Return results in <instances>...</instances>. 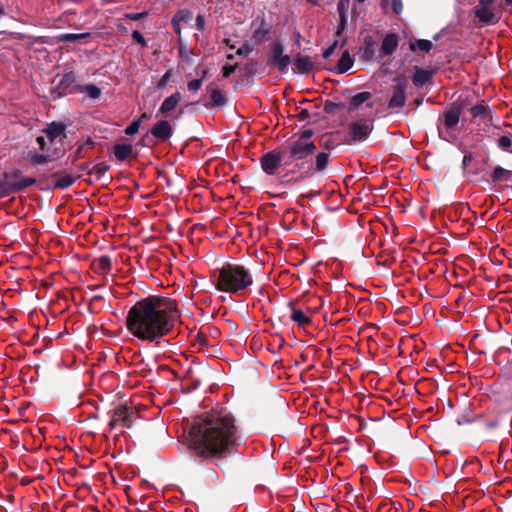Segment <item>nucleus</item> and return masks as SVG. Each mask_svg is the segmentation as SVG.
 Returning a JSON list of instances; mask_svg holds the SVG:
<instances>
[{
  "instance_id": "7c9ffc66",
  "label": "nucleus",
  "mask_w": 512,
  "mask_h": 512,
  "mask_svg": "<svg viewBox=\"0 0 512 512\" xmlns=\"http://www.w3.org/2000/svg\"><path fill=\"white\" fill-rule=\"evenodd\" d=\"M201 86H202L201 79L192 80V81L188 82V84H187L188 90L191 92L198 91L201 88Z\"/></svg>"
},
{
  "instance_id": "f3484780",
  "label": "nucleus",
  "mask_w": 512,
  "mask_h": 512,
  "mask_svg": "<svg viewBox=\"0 0 512 512\" xmlns=\"http://www.w3.org/2000/svg\"><path fill=\"white\" fill-rule=\"evenodd\" d=\"M78 91L91 99H98L101 96V89L93 84L79 86Z\"/></svg>"
},
{
  "instance_id": "58836bf2",
  "label": "nucleus",
  "mask_w": 512,
  "mask_h": 512,
  "mask_svg": "<svg viewBox=\"0 0 512 512\" xmlns=\"http://www.w3.org/2000/svg\"><path fill=\"white\" fill-rule=\"evenodd\" d=\"M339 17H340V26L337 31L338 34H340L341 31L344 29L346 21H347L346 14H340Z\"/></svg>"
},
{
  "instance_id": "393cba45",
  "label": "nucleus",
  "mask_w": 512,
  "mask_h": 512,
  "mask_svg": "<svg viewBox=\"0 0 512 512\" xmlns=\"http://www.w3.org/2000/svg\"><path fill=\"white\" fill-rule=\"evenodd\" d=\"M329 162V154L321 152L316 156V170L322 171L326 168Z\"/></svg>"
},
{
  "instance_id": "39448f33",
  "label": "nucleus",
  "mask_w": 512,
  "mask_h": 512,
  "mask_svg": "<svg viewBox=\"0 0 512 512\" xmlns=\"http://www.w3.org/2000/svg\"><path fill=\"white\" fill-rule=\"evenodd\" d=\"M312 131L304 130L289 146V155L292 160H301L312 155L316 147L311 141Z\"/></svg>"
},
{
  "instance_id": "20e7f679",
  "label": "nucleus",
  "mask_w": 512,
  "mask_h": 512,
  "mask_svg": "<svg viewBox=\"0 0 512 512\" xmlns=\"http://www.w3.org/2000/svg\"><path fill=\"white\" fill-rule=\"evenodd\" d=\"M64 130V125L60 123H52L43 130V135L36 139L40 152H29V161L44 164L58 158L63 152Z\"/></svg>"
},
{
  "instance_id": "3c124183",
  "label": "nucleus",
  "mask_w": 512,
  "mask_h": 512,
  "mask_svg": "<svg viewBox=\"0 0 512 512\" xmlns=\"http://www.w3.org/2000/svg\"><path fill=\"white\" fill-rule=\"evenodd\" d=\"M386 1H387V0H382V5H383V6L385 5V2H386Z\"/></svg>"
},
{
  "instance_id": "e433bc0d",
  "label": "nucleus",
  "mask_w": 512,
  "mask_h": 512,
  "mask_svg": "<svg viewBox=\"0 0 512 512\" xmlns=\"http://www.w3.org/2000/svg\"><path fill=\"white\" fill-rule=\"evenodd\" d=\"M204 26H205L204 17L201 16V15H198L197 18H196V27H197V29L203 30Z\"/></svg>"
},
{
  "instance_id": "f704fd0d",
  "label": "nucleus",
  "mask_w": 512,
  "mask_h": 512,
  "mask_svg": "<svg viewBox=\"0 0 512 512\" xmlns=\"http://www.w3.org/2000/svg\"><path fill=\"white\" fill-rule=\"evenodd\" d=\"M392 9L395 13L399 14L403 9L402 1L392 0Z\"/></svg>"
},
{
  "instance_id": "37998d69",
  "label": "nucleus",
  "mask_w": 512,
  "mask_h": 512,
  "mask_svg": "<svg viewBox=\"0 0 512 512\" xmlns=\"http://www.w3.org/2000/svg\"><path fill=\"white\" fill-rule=\"evenodd\" d=\"M100 263L103 268H107L110 266V260L107 257L100 258Z\"/></svg>"
},
{
  "instance_id": "5701e85b",
  "label": "nucleus",
  "mask_w": 512,
  "mask_h": 512,
  "mask_svg": "<svg viewBox=\"0 0 512 512\" xmlns=\"http://www.w3.org/2000/svg\"><path fill=\"white\" fill-rule=\"evenodd\" d=\"M429 79V73L423 69H416L413 75V83L416 86L424 85Z\"/></svg>"
},
{
  "instance_id": "f8f14e48",
  "label": "nucleus",
  "mask_w": 512,
  "mask_h": 512,
  "mask_svg": "<svg viewBox=\"0 0 512 512\" xmlns=\"http://www.w3.org/2000/svg\"><path fill=\"white\" fill-rule=\"evenodd\" d=\"M181 101V94L179 92H176L172 94L171 96L167 97L163 103L161 104L159 108V113L163 115H167L171 111H173L179 102Z\"/></svg>"
},
{
  "instance_id": "c85d7f7f",
  "label": "nucleus",
  "mask_w": 512,
  "mask_h": 512,
  "mask_svg": "<svg viewBox=\"0 0 512 512\" xmlns=\"http://www.w3.org/2000/svg\"><path fill=\"white\" fill-rule=\"evenodd\" d=\"M174 20L181 22H187L192 19V13L188 10H180L173 17Z\"/></svg>"
},
{
  "instance_id": "2f4dec72",
  "label": "nucleus",
  "mask_w": 512,
  "mask_h": 512,
  "mask_svg": "<svg viewBox=\"0 0 512 512\" xmlns=\"http://www.w3.org/2000/svg\"><path fill=\"white\" fill-rule=\"evenodd\" d=\"M349 4H350L349 0H339L338 5H337V10H338L339 15L346 14V12L349 8Z\"/></svg>"
},
{
  "instance_id": "c9c22d12",
  "label": "nucleus",
  "mask_w": 512,
  "mask_h": 512,
  "mask_svg": "<svg viewBox=\"0 0 512 512\" xmlns=\"http://www.w3.org/2000/svg\"><path fill=\"white\" fill-rule=\"evenodd\" d=\"M146 14H147L146 12L130 13V14H126L125 18L130 19V20H139V19L145 17Z\"/></svg>"
},
{
  "instance_id": "72a5a7b5",
  "label": "nucleus",
  "mask_w": 512,
  "mask_h": 512,
  "mask_svg": "<svg viewBox=\"0 0 512 512\" xmlns=\"http://www.w3.org/2000/svg\"><path fill=\"white\" fill-rule=\"evenodd\" d=\"M132 38L135 42L139 43L141 46H146V40L143 35L139 31H134L132 33Z\"/></svg>"
},
{
  "instance_id": "1a4fd4ad",
  "label": "nucleus",
  "mask_w": 512,
  "mask_h": 512,
  "mask_svg": "<svg viewBox=\"0 0 512 512\" xmlns=\"http://www.w3.org/2000/svg\"><path fill=\"white\" fill-rule=\"evenodd\" d=\"M282 156L279 153L269 152L263 155L261 166L265 173L272 175L280 166Z\"/></svg>"
},
{
  "instance_id": "4be33fe9",
  "label": "nucleus",
  "mask_w": 512,
  "mask_h": 512,
  "mask_svg": "<svg viewBox=\"0 0 512 512\" xmlns=\"http://www.w3.org/2000/svg\"><path fill=\"white\" fill-rule=\"evenodd\" d=\"M432 48V42L429 40L420 39L410 43V49L415 51L417 49L423 52H429Z\"/></svg>"
},
{
  "instance_id": "09e8293b",
  "label": "nucleus",
  "mask_w": 512,
  "mask_h": 512,
  "mask_svg": "<svg viewBox=\"0 0 512 512\" xmlns=\"http://www.w3.org/2000/svg\"><path fill=\"white\" fill-rule=\"evenodd\" d=\"M505 2L509 5H512V0H505Z\"/></svg>"
},
{
  "instance_id": "2eb2a0df",
  "label": "nucleus",
  "mask_w": 512,
  "mask_h": 512,
  "mask_svg": "<svg viewBox=\"0 0 512 512\" xmlns=\"http://www.w3.org/2000/svg\"><path fill=\"white\" fill-rule=\"evenodd\" d=\"M133 147L130 144H118L114 147V155L119 161L126 160L132 154Z\"/></svg>"
},
{
  "instance_id": "4c0bfd02",
  "label": "nucleus",
  "mask_w": 512,
  "mask_h": 512,
  "mask_svg": "<svg viewBox=\"0 0 512 512\" xmlns=\"http://www.w3.org/2000/svg\"><path fill=\"white\" fill-rule=\"evenodd\" d=\"M233 71H234V66H231V65H225L222 69L224 77H229L233 73Z\"/></svg>"
},
{
  "instance_id": "473e14b6",
  "label": "nucleus",
  "mask_w": 512,
  "mask_h": 512,
  "mask_svg": "<svg viewBox=\"0 0 512 512\" xmlns=\"http://www.w3.org/2000/svg\"><path fill=\"white\" fill-rule=\"evenodd\" d=\"M171 75H172V72L171 70H168L162 77L161 79L159 80L158 82V87L159 88H164L167 83L169 82L170 78H171Z\"/></svg>"
},
{
  "instance_id": "c756f323",
  "label": "nucleus",
  "mask_w": 512,
  "mask_h": 512,
  "mask_svg": "<svg viewBox=\"0 0 512 512\" xmlns=\"http://www.w3.org/2000/svg\"><path fill=\"white\" fill-rule=\"evenodd\" d=\"M498 145L500 148L507 150L512 145V140L509 136H501L498 140Z\"/></svg>"
},
{
  "instance_id": "de8ad7c7",
  "label": "nucleus",
  "mask_w": 512,
  "mask_h": 512,
  "mask_svg": "<svg viewBox=\"0 0 512 512\" xmlns=\"http://www.w3.org/2000/svg\"><path fill=\"white\" fill-rule=\"evenodd\" d=\"M309 3H311L312 5H318L319 3V0H307Z\"/></svg>"
},
{
  "instance_id": "79ce46f5",
  "label": "nucleus",
  "mask_w": 512,
  "mask_h": 512,
  "mask_svg": "<svg viewBox=\"0 0 512 512\" xmlns=\"http://www.w3.org/2000/svg\"><path fill=\"white\" fill-rule=\"evenodd\" d=\"M335 45H336V43H335L333 46L329 47L328 49H326V50L323 52V57H324V58H328V57L333 53L334 48H335Z\"/></svg>"
},
{
  "instance_id": "f257e3e1",
  "label": "nucleus",
  "mask_w": 512,
  "mask_h": 512,
  "mask_svg": "<svg viewBox=\"0 0 512 512\" xmlns=\"http://www.w3.org/2000/svg\"><path fill=\"white\" fill-rule=\"evenodd\" d=\"M179 317L174 300L152 296L136 302L130 308L126 328L139 340L158 342L173 329Z\"/></svg>"
},
{
  "instance_id": "b1692460",
  "label": "nucleus",
  "mask_w": 512,
  "mask_h": 512,
  "mask_svg": "<svg viewBox=\"0 0 512 512\" xmlns=\"http://www.w3.org/2000/svg\"><path fill=\"white\" fill-rule=\"evenodd\" d=\"M371 98V94L369 92H360L356 95H354L350 100V106L352 108H356L360 106L365 101L369 100Z\"/></svg>"
},
{
  "instance_id": "412c9836",
  "label": "nucleus",
  "mask_w": 512,
  "mask_h": 512,
  "mask_svg": "<svg viewBox=\"0 0 512 512\" xmlns=\"http://www.w3.org/2000/svg\"><path fill=\"white\" fill-rule=\"evenodd\" d=\"M89 36V33H65L57 36L59 42H71L80 39H84Z\"/></svg>"
},
{
  "instance_id": "8fccbe9b",
  "label": "nucleus",
  "mask_w": 512,
  "mask_h": 512,
  "mask_svg": "<svg viewBox=\"0 0 512 512\" xmlns=\"http://www.w3.org/2000/svg\"><path fill=\"white\" fill-rule=\"evenodd\" d=\"M52 147L51 144L47 141L46 148Z\"/></svg>"
},
{
  "instance_id": "0eeeda50",
  "label": "nucleus",
  "mask_w": 512,
  "mask_h": 512,
  "mask_svg": "<svg viewBox=\"0 0 512 512\" xmlns=\"http://www.w3.org/2000/svg\"><path fill=\"white\" fill-rule=\"evenodd\" d=\"M134 412L127 407L121 406L114 410L113 415L110 420V427L112 429L122 426V427H130L132 424V416Z\"/></svg>"
},
{
  "instance_id": "4468645a",
  "label": "nucleus",
  "mask_w": 512,
  "mask_h": 512,
  "mask_svg": "<svg viewBox=\"0 0 512 512\" xmlns=\"http://www.w3.org/2000/svg\"><path fill=\"white\" fill-rule=\"evenodd\" d=\"M405 104V92L404 88L402 86H397L394 91L393 95L389 101V107L392 108H400Z\"/></svg>"
},
{
  "instance_id": "a19ab883",
  "label": "nucleus",
  "mask_w": 512,
  "mask_h": 512,
  "mask_svg": "<svg viewBox=\"0 0 512 512\" xmlns=\"http://www.w3.org/2000/svg\"><path fill=\"white\" fill-rule=\"evenodd\" d=\"M72 184V179L70 177H67L65 179H62L60 182H59V185L63 188L65 187H68Z\"/></svg>"
},
{
  "instance_id": "a878e982",
  "label": "nucleus",
  "mask_w": 512,
  "mask_h": 512,
  "mask_svg": "<svg viewBox=\"0 0 512 512\" xmlns=\"http://www.w3.org/2000/svg\"><path fill=\"white\" fill-rule=\"evenodd\" d=\"M147 115L146 114H143L141 116V118L137 119V120H134L126 129H125V133L127 135H134L136 134L138 131H139V128H140V124H141V119L142 118H146Z\"/></svg>"
},
{
  "instance_id": "a18cd8bd",
  "label": "nucleus",
  "mask_w": 512,
  "mask_h": 512,
  "mask_svg": "<svg viewBox=\"0 0 512 512\" xmlns=\"http://www.w3.org/2000/svg\"><path fill=\"white\" fill-rule=\"evenodd\" d=\"M238 54L242 55V54H246L247 53V49H244V48H239L238 51H237Z\"/></svg>"
},
{
  "instance_id": "6e6552de",
  "label": "nucleus",
  "mask_w": 512,
  "mask_h": 512,
  "mask_svg": "<svg viewBox=\"0 0 512 512\" xmlns=\"http://www.w3.org/2000/svg\"><path fill=\"white\" fill-rule=\"evenodd\" d=\"M372 131V125L366 120L353 122L350 125V137L353 141H363Z\"/></svg>"
},
{
  "instance_id": "c03bdc74",
  "label": "nucleus",
  "mask_w": 512,
  "mask_h": 512,
  "mask_svg": "<svg viewBox=\"0 0 512 512\" xmlns=\"http://www.w3.org/2000/svg\"><path fill=\"white\" fill-rule=\"evenodd\" d=\"M504 170L502 168H496L495 171H494V176L495 177H499V175L503 172Z\"/></svg>"
},
{
  "instance_id": "f03ea898",
  "label": "nucleus",
  "mask_w": 512,
  "mask_h": 512,
  "mask_svg": "<svg viewBox=\"0 0 512 512\" xmlns=\"http://www.w3.org/2000/svg\"><path fill=\"white\" fill-rule=\"evenodd\" d=\"M233 415L226 410H211L199 415L190 431V446L202 457H214L232 448L238 439Z\"/></svg>"
},
{
  "instance_id": "ddd939ff",
  "label": "nucleus",
  "mask_w": 512,
  "mask_h": 512,
  "mask_svg": "<svg viewBox=\"0 0 512 512\" xmlns=\"http://www.w3.org/2000/svg\"><path fill=\"white\" fill-rule=\"evenodd\" d=\"M398 46V37L395 34H387L381 45V53L383 55H391Z\"/></svg>"
},
{
  "instance_id": "9d476101",
  "label": "nucleus",
  "mask_w": 512,
  "mask_h": 512,
  "mask_svg": "<svg viewBox=\"0 0 512 512\" xmlns=\"http://www.w3.org/2000/svg\"><path fill=\"white\" fill-rule=\"evenodd\" d=\"M273 59L272 64L277 66L279 70L284 71L290 64V58L287 55H283V48L281 45L276 44L272 49Z\"/></svg>"
},
{
  "instance_id": "49530a36",
  "label": "nucleus",
  "mask_w": 512,
  "mask_h": 512,
  "mask_svg": "<svg viewBox=\"0 0 512 512\" xmlns=\"http://www.w3.org/2000/svg\"><path fill=\"white\" fill-rule=\"evenodd\" d=\"M33 182H34V180H32V179H27V180H25V183H24V185H23V186H28V185L32 184Z\"/></svg>"
},
{
  "instance_id": "423d86ee",
  "label": "nucleus",
  "mask_w": 512,
  "mask_h": 512,
  "mask_svg": "<svg viewBox=\"0 0 512 512\" xmlns=\"http://www.w3.org/2000/svg\"><path fill=\"white\" fill-rule=\"evenodd\" d=\"M494 0H479L475 7L476 17L483 23L491 24L497 22V16L493 9Z\"/></svg>"
},
{
  "instance_id": "cd10ccee",
  "label": "nucleus",
  "mask_w": 512,
  "mask_h": 512,
  "mask_svg": "<svg viewBox=\"0 0 512 512\" xmlns=\"http://www.w3.org/2000/svg\"><path fill=\"white\" fill-rule=\"evenodd\" d=\"M211 100L215 105H222L225 102V96L222 91L215 89L211 92Z\"/></svg>"
},
{
  "instance_id": "bb28decb",
  "label": "nucleus",
  "mask_w": 512,
  "mask_h": 512,
  "mask_svg": "<svg viewBox=\"0 0 512 512\" xmlns=\"http://www.w3.org/2000/svg\"><path fill=\"white\" fill-rule=\"evenodd\" d=\"M195 55V53L188 49L187 47L180 44L179 46V56L181 59H183L186 62L192 61V57Z\"/></svg>"
},
{
  "instance_id": "6ab92c4d",
  "label": "nucleus",
  "mask_w": 512,
  "mask_h": 512,
  "mask_svg": "<svg viewBox=\"0 0 512 512\" xmlns=\"http://www.w3.org/2000/svg\"><path fill=\"white\" fill-rule=\"evenodd\" d=\"M353 65V59L350 54L346 51L342 54L339 62L338 69L341 73L348 71Z\"/></svg>"
},
{
  "instance_id": "aec40b11",
  "label": "nucleus",
  "mask_w": 512,
  "mask_h": 512,
  "mask_svg": "<svg viewBox=\"0 0 512 512\" xmlns=\"http://www.w3.org/2000/svg\"><path fill=\"white\" fill-rule=\"evenodd\" d=\"M291 319L298 323L299 326H305L310 322V318L302 310L299 309H293Z\"/></svg>"
},
{
  "instance_id": "9b49d317",
  "label": "nucleus",
  "mask_w": 512,
  "mask_h": 512,
  "mask_svg": "<svg viewBox=\"0 0 512 512\" xmlns=\"http://www.w3.org/2000/svg\"><path fill=\"white\" fill-rule=\"evenodd\" d=\"M152 135L160 140H166L172 135V127L166 120L157 122L151 129Z\"/></svg>"
},
{
  "instance_id": "7ed1b4c3",
  "label": "nucleus",
  "mask_w": 512,
  "mask_h": 512,
  "mask_svg": "<svg viewBox=\"0 0 512 512\" xmlns=\"http://www.w3.org/2000/svg\"><path fill=\"white\" fill-rule=\"evenodd\" d=\"M212 283L218 291L240 294L253 284L249 269L239 264H226L213 272Z\"/></svg>"
},
{
  "instance_id": "a211bd4d",
  "label": "nucleus",
  "mask_w": 512,
  "mask_h": 512,
  "mask_svg": "<svg viewBox=\"0 0 512 512\" xmlns=\"http://www.w3.org/2000/svg\"><path fill=\"white\" fill-rule=\"evenodd\" d=\"M460 114L458 110H449L444 115V123L447 128L455 127L459 122Z\"/></svg>"
},
{
  "instance_id": "ea45409f",
  "label": "nucleus",
  "mask_w": 512,
  "mask_h": 512,
  "mask_svg": "<svg viewBox=\"0 0 512 512\" xmlns=\"http://www.w3.org/2000/svg\"><path fill=\"white\" fill-rule=\"evenodd\" d=\"M180 21H177V20H174L172 19V26L174 28V31L180 35L181 34V26H180Z\"/></svg>"
},
{
  "instance_id": "dca6fc26",
  "label": "nucleus",
  "mask_w": 512,
  "mask_h": 512,
  "mask_svg": "<svg viewBox=\"0 0 512 512\" xmlns=\"http://www.w3.org/2000/svg\"><path fill=\"white\" fill-rule=\"evenodd\" d=\"M294 65L296 69L301 73H307L313 68V61L306 56H299L295 59Z\"/></svg>"
}]
</instances>
